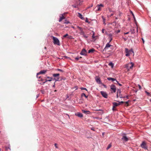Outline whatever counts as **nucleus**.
Returning a JSON list of instances; mask_svg holds the SVG:
<instances>
[{
  "label": "nucleus",
  "instance_id": "nucleus-52",
  "mask_svg": "<svg viewBox=\"0 0 151 151\" xmlns=\"http://www.w3.org/2000/svg\"><path fill=\"white\" fill-rule=\"evenodd\" d=\"M142 42H143V43H144L145 41H144V39H143V38H142Z\"/></svg>",
  "mask_w": 151,
  "mask_h": 151
},
{
  "label": "nucleus",
  "instance_id": "nucleus-55",
  "mask_svg": "<svg viewBox=\"0 0 151 151\" xmlns=\"http://www.w3.org/2000/svg\"><path fill=\"white\" fill-rule=\"evenodd\" d=\"M129 101V100H128V101H127L125 102V103L126 104H127L128 103Z\"/></svg>",
  "mask_w": 151,
  "mask_h": 151
},
{
  "label": "nucleus",
  "instance_id": "nucleus-15",
  "mask_svg": "<svg viewBox=\"0 0 151 151\" xmlns=\"http://www.w3.org/2000/svg\"><path fill=\"white\" fill-rule=\"evenodd\" d=\"M64 19V17L63 16V14H62V16L60 17V19L59 20V22H60L62 21L63 19Z\"/></svg>",
  "mask_w": 151,
  "mask_h": 151
},
{
  "label": "nucleus",
  "instance_id": "nucleus-37",
  "mask_svg": "<svg viewBox=\"0 0 151 151\" xmlns=\"http://www.w3.org/2000/svg\"><path fill=\"white\" fill-rule=\"evenodd\" d=\"M145 92L146 93L147 95L148 96H149L150 95V93L149 92H147L146 91H145Z\"/></svg>",
  "mask_w": 151,
  "mask_h": 151
},
{
  "label": "nucleus",
  "instance_id": "nucleus-62",
  "mask_svg": "<svg viewBox=\"0 0 151 151\" xmlns=\"http://www.w3.org/2000/svg\"><path fill=\"white\" fill-rule=\"evenodd\" d=\"M46 82H45H45H43V83H42V85H44V84H45V83Z\"/></svg>",
  "mask_w": 151,
  "mask_h": 151
},
{
  "label": "nucleus",
  "instance_id": "nucleus-43",
  "mask_svg": "<svg viewBox=\"0 0 151 151\" xmlns=\"http://www.w3.org/2000/svg\"><path fill=\"white\" fill-rule=\"evenodd\" d=\"M117 101L119 102V103L120 104H123L124 103V102L123 101H121L120 102H119V101Z\"/></svg>",
  "mask_w": 151,
  "mask_h": 151
},
{
  "label": "nucleus",
  "instance_id": "nucleus-19",
  "mask_svg": "<svg viewBox=\"0 0 151 151\" xmlns=\"http://www.w3.org/2000/svg\"><path fill=\"white\" fill-rule=\"evenodd\" d=\"M59 77H58L57 78H53L52 80H55V82L56 81H59Z\"/></svg>",
  "mask_w": 151,
  "mask_h": 151
},
{
  "label": "nucleus",
  "instance_id": "nucleus-18",
  "mask_svg": "<svg viewBox=\"0 0 151 151\" xmlns=\"http://www.w3.org/2000/svg\"><path fill=\"white\" fill-rule=\"evenodd\" d=\"M129 65H130V63H129L125 65V67L126 68H127V69L128 70H129Z\"/></svg>",
  "mask_w": 151,
  "mask_h": 151
},
{
  "label": "nucleus",
  "instance_id": "nucleus-44",
  "mask_svg": "<svg viewBox=\"0 0 151 151\" xmlns=\"http://www.w3.org/2000/svg\"><path fill=\"white\" fill-rule=\"evenodd\" d=\"M51 81V80H47V79H46L45 81V82H47V81Z\"/></svg>",
  "mask_w": 151,
  "mask_h": 151
},
{
  "label": "nucleus",
  "instance_id": "nucleus-2",
  "mask_svg": "<svg viewBox=\"0 0 151 151\" xmlns=\"http://www.w3.org/2000/svg\"><path fill=\"white\" fill-rule=\"evenodd\" d=\"M51 37H52L53 40V42L55 45H60V44L59 39L56 37L51 36Z\"/></svg>",
  "mask_w": 151,
  "mask_h": 151
},
{
  "label": "nucleus",
  "instance_id": "nucleus-17",
  "mask_svg": "<svg viewBox=\"0 0 151 151\" xmlns=\"http://www.w3.org/2000/svg\"><path fill=\"white\" fill-rule=\"evenodd\" d=\"M95 51V50L93 48H92L90 49L88 51V53H90L91 52H92Z\"/></svg>",
  "mask_w": 151,
  "mask_h": 151
},
{
  "label": "nucleus",
  "instance_id": "nucleus-6",
  "mask_svg": "<svg viewBox=\"0 0 151 151\" xmlns=\"http://www.w3.org/2000/svg\"><path fill=\"white\" fill-rule=\"evenodd\" d=\"M100 93L103 97L105 98H107V94L104 91H101Z\"/></svg>",
  "mask_w": 151,
  "mask_h": 151
},
{
  "label": "nucleus",
  "instance_id": "nucleus-49",
  "mask_svg": "<svg viewBox=\"0 0 151 151\" xmlns=\"http://www.w3.org/2000/svg\"><path fill=\"white\" fill-rule=\"evenodd\" d=\"M72 6L74 8H76V6L75 5H72Z\"/></svg>",
  "mask_w": 151,
  "mask_h": 151
},
{
  "label": "nucleus",
  "instance_id": "nucleus-23",
  "mask_svg": "<svg viewBox=\"0 0 151 151\" xmlns=\"http://www.w3.org/2000/svg\"><path fill=\"white\" fill-rule=\"evenodd\" d=\"M81 97H83L84 96L86 98H88V96H87L84 93H83L81 94Z\"/></svg>",
  "mask_w": 151,
  "mask_h": 151
},
{
  "label": "nucleus",
  "instance_id": "nucleus-27",
  "mask_svg": "<svg viewBox=\"0 0 151 151\" xmlns=\"http://www.w3.org/2000/svg\"><path fill=\"white\" fill-rule=\"evenodd\" d=\"M121 91L120 89H117V93L118 94L119 93L120 94H121Z\"/></svg>",
  "mask_w": 151,
  "mask_h": 151
},
{
  "label": "nucleus",
  "instance_id": "nucleus-11",
  "mask_svg": "<svg viewBox=\"0 0 151 151\" xmlns=\"http://www.w3.org/2000/svg\"><path fill=\"white\" fill-rule=\"evenodd\" d=\"M112 104L113 106H114V107H115L116 106H117L120 105L119 103H117L115 102H114L112 103Z\"/></svg>",
  "mask_w": 151,
  "mask_h": 151
},
{
  "label": "nucleus",
  "instance_id": "nucleus-21",
  "mask_svg": "<svg viewBox=\"0 0 151 151\" xmlns=\"http://www.w3.org/2000/svg\"><path fill=\"white\" fill-rule=\"evenodd\" d=\"M96 7L97 8L96 10V11H99L101 10L100 7L99 6V4L97 5Z\"/></svg>",
  "mask_w": 151,
  "mask_h": 151
},
{
  "label": "nucleus",
  "instance_id": "nucleus-32",
  "mask_svg": "<svg viewBox=\"0 0 151 151\" xmlns=\"http://www.w3.org/2000/svg\"><path fill=\"white\" fill-rule=\"evenodd\" d=\"M47 78H48V79H49V80H51V81H52V79H53V78L52 77H49V76H47Z\"/></svg>",
  "mask_w": 151,
  "mask_h": 151
},
{
  "label": "nucleus",
  "instance_id": "nucleus-59",
  "mask_svg": "<svg viewBox=\"0 0 151 151\" xmlns=\"http://www.w3.org/2000/svg\"><path fill=\"white\" fill-rule=\"evenodd\" d=\"M55 82L54 83V84L52 86V87H55Z\"/></svg>",
  "mask_w": 151,
  "mask_h": 151
},
{
  "label": "nucleus",
  "instance_id": "nucleus-24",
  "mask_svg": "<svg viewBox=\"0 0 151 151\" xmlns=\"http://www.w3.org/2000/svg\"><path fill=\"white\" fill-rule=\"evenodd\" d=\"M102 18L103 20V23L105 25L106 24V23H105L106 19L103 16H102Z\"/></svg>",
  "mask_w": 151,
  "mask_h": 151
},
{
  "label": "nucleus",
  "instance_id": "nucleus-34",
  "mask_svg": "<svg viewBox=\"0 0 151 151\" xmlns=\"http://www.w3.org/2000/svg\"><path fill=\"white\" fill-rule=\"evenodd\" d=\"M83 37L85 38H87L88 37V36L86 35L85 34H84V35H83Z\"/></svg>",
  "mask_w": 151,
  "mask_h": 151
},
{
  "label": "nucleus",
  "instance_id": "nucleus-13",
  "mask_svg": "<svg viewBox=\"0 0 151 151\" xmlns=\"http://www.w3.org/2000/svg\"><path fill=\"white\" fill-rule=\"evenodd\" d=\"M107 80L109 81H114L116 80V79L112 78L111 77H108L107 78Z\"/></svg>",
  "mask_w": 151,
  "mask_h": 151
},
{
  "label": "nucleus",
  "instance_id": "nucleus-9",
  "mask_svg": "<svg viewBox=\"0 0 151 151\" xmlns=\"http://www.w3.org/2000/svg\"><path fill=\"white\" fill-rule=\"evenodd\" d=\"M75 115L79 117H83V115L82 113L80 112H78L75 114Z\"/></svg>",
  "mask_w": 151,
  "mask_h": 151
},
{
  "label": "nucleus",
  "instance_id": "nucleus-63",
  "mask_svg": "<svg viewBox=\"0 0 151 151\" xmlns=\"http://www.w3.org/2000/svg\"><path fill=\"white\" fill-rule=\"evenodd\" d=\"M123 38L124 39V41H126V40H127V39L126 38H125L124 37H123Z\"/></svg>",
  "mask_w": 151,
  "mask_h": 151
},
{
  "label": "nucleus",
  "instance_id": "nucleus-16",
  "mask_svg": "<svg viewBox=\"0 0 151 151\" xmlns=\"http://www.w3.org/2000/svg\"><path fill=\"white\" fill-rule=\"evenodd\" d=\"M130 65H131V66L129 65V69H131L132 68V67L134 65V64L132 62H131L130 63H129Z\"/></svg>",
  "mask_w": 151,
  "mask_h": 151
},
{
  "label": "nucleus",
  "instance_id": "nucleus-39",
  "mask_svg": "<svg viewBox=\"0 0 151 151\" xmlns=\"http://www.w3.org/2000/svg\"><path fill=\"white\" fill-rule=\"evenodd\" d=\"M82 111L84 113H86V112H88V113L90 112L89 111H86L85 110H83Z\"/></svg>",
  "mask_w": 151,
  "mask_h": 151
},
{
  "label": "nucleus",
  "instance_id": "nucleus-30",
  "mask_svg": "<svg viewBox=\"0 0 151 151\" xmlns=\"http://www.w3.org/2000/svg\"><path fill=\"white\" fill-rule=\"evenodd\" d=\"M37 78H38L39 79V81H42L44 80L42 78H41V76H39V77L38 76Z\"/></svg>",
  "mask_w": 151,
  "mask_h": 151
},
{
  "label": "nucleus",
  "instance_id": "nucleus-42",
  "mask_svg": "<svg viewBox=\"0 0 151 151\" xmlns=\"http://www.w3.org/2000/svg\"><path fill=\"white\" fill-rule=\"evenodd\" d=\"M78 59H79V57H77L75 58V60H78Z\"/></svg>",
  "mask_w": 151,
  "mask_h": 151
},
{
  "label": "nucleus",
  "instance_id": "nucleus-31",
  "mask_svg": "<svg viewBox=\"0 0 151 151\" xmlns=\"http://www.w3.org/2000/svg\"><path fill=\"white\" fill-rule=\"evenodd\" d=\"M120 94L119 95V97L120 98H125V96H122V95L121 94Z\"/></svg>",
  "mask_w": 151,
  "mask_h": 151
},
{
  "label": "nucleus",
  "instance_id": "nucleus-56",
  "mask_svg": "<svg viewBox=\"0 0 151 151\" xmlns=\"http://www.w3.org/2000/svg\"><path fill=\"white\" fill-rule=\"evenodd\" d=\"M92 37L93 38H94L95 37V36L94 35V33H93V35L92 36Z\"/></svg>",
  "mask_w": 151,
  "mask_h": 151
},
{
  "label": "nucleus",
  "instance_id": "nucleus-29",
  "mask_svg": "<svg viewBox=\"0 0 151 151\" xmlns=\"http://www.w3.org/2000/svg\"><path fill=\"white\" fill-rule=\"evenodd\" d=\"M77 27L79 29L80 31V32L83 31V29L82 28H81L78 26Z\"/></svg>",
  "mask_w": 151,
  "mask_h": 151
},
{
  "label": "nucleus",
  "instance_id": "nucleus-61",
  "mask_svg": "<svg viewBox=\"0 0 151 151\" xmlns=\"http://www.w3.org/2000/svg\"><path fill=\"white\" fill-rule=\"evenodd\" d=\"M91 130H93V131H94L95 130V129H94V128H91Z\"/></svg>",
  "mask_w": 151,
  "mask_h": 151
},
{
  "label": "nucleus",
  "instance_id": "nucleus-8",
  "mask_svg": "<svg viewBox=\"0 0 151 151\" xmlns=\"http://www.w3.org/2000/svg\"><path fill=\"white\" fill-rule=\"evenodd\" d=\"M111 89L114 92H115L116 88L115 86L114 85H111Z\"/></svg>",
  "mask_w": 151,
  "mask_h": 151
},
{
  "label": "nucleus",
  "instance_id": "nucleus-41",
  "mask_svg": "<svg viewBox=\"0 0 151 151\" xmlns=\"http://www.w3.org/2000/svg\"><path fill=\"white\" fill-rule=\"evenodd\" d=\"M68 35V34H66L63 36L64 37H66Z\"/></svg>",
  "mask_w": 151,
  "mask_h": 151
},
{
  "label": "nucleus",
  "instance_id": "nucleus-40",
  "mask_svg": "<svg viewBox=\"0 0 151 151\" xmlns=\"http://www.w3.org/2000/svg\"><path fill=\"white\" fill-rule=\"evenodd\" d=\"M120 32V30H116V33H118L119 32Z\"/></svg>",
  "mask_w": 151,
  "mask_h": 151
},
{
  "label": "nucleus",
  "instance_id": "nucleus-7",
  "mask_svg": "<svg viewBox=\"0 0 151 151\" xmlns=\"http://www.w3.org/2000/svg\"><path fill=\"white\" fill-rule=\"evenodd\" d=\"M46 72V70H43L40 71L37 74V77H38V75L41 74H44Z\"/></svg>",
  "mask_w": 151,
  "mask_h": 151
},
{
  "label": "nucleus",
  "instance_id": "nucleus-36",
  "mask_svg": "<svg viewBox=\"0 0 151 151\" xmlns=\"http://www.w3.org/2000/svg\"><path fill=\"white\" fill-rule=\"evenodd\" d=\"M109 38H112V35L111 34H109Z\"/></svg>",
  "mask_w": 151,
  "mask_h": 151
},
{
  "label": "nucleus",
  "instance_id": "nucleus-35",
  "mask_svg": "<svg viewBox=\"0 0 151 151\" xmlns=\"http://www.w3.org/2000/svg\"><path fill=\"white\" fill-rule=\"evenodd\" d=\"M57 70H58V71H60V72H63V71H64L63 70L60 69H57Z\"/></svg>",
  "mask_w": 151,
  "mask_h": 151
},
{
  "label": "nucleus",
  "instance_id": "nucleus-47",
  "mask_svg": "<svg viewBox=\"0 0 151 151\" xmlns=\"http://www.w3.org/2000/svg\"><path fill=\"white\" fill-rule=\"evenodd\" d=\"M41 93H42V94H44V93H45V91H43V90H41Z\"/></svg>",
  "mask_w": 151,
  "mask_h": 151
},
{
  "label": "nucleus",
  "instance_id": "nucleus-26",
  "mask_svg": "<svg viewBox=\"0 0 151 151\" xmlns=\"http://www.w3.org/2000/svg\"><path fill=\"white\" fill-rule=\"evenodd\" d=\"M80 34L81 35H84V34H85V33H84V32L83 31H81V32H80Z\"/></svg>",
  "mask_w": 151,
  "mask_h": 151
},
{
  "label": "nucleus",
  "instance_id": "nucleus-48",
  "mask_svg": "<svg viewBox=\"0 0 151 151\" xmlns=\"http://www.w3.org/2000/svg\"><path fill=\"white\" fill-rule=\"evenodd\" d=\"M109 42H111V40H112V38H109Z\"/></svg>",
  "mask_w": 151,
  "mask_h": 151
},
{
  "label": "nucleus",
  "instance_id": "nucleus-12",
  "mask_svg": "<svg viewBox=\"0 0 151 151\" xmlns=\"http://www.w3.org/2000/svg\"><path fill=\"white\" fill-rule=\"evenodd\" d=\"M78 17H79L82 20H84V17L82 16V15L80 13H78Z\"/></svg>",
  "mask_w": 151,
  "mask_h": 151
},
{
  "label": "nucleus",
  "instance_id": "nucleus-57",
  "mask_svg": "<svg viewBox=\"0 0 151 151\" xmlns=\"http://www.w3.org/2000/svg\"><path fill=\"white\" fill-rule=\"evenodd\" d=\"M104 29H102V32L103 33H104Z\"/></svg>",
  "mask_w": 151,
  "mask_h": 151
},
{
  "label": "nucleus",
  "instance_id": "nucleus-3",
  "mask_svg": "<svg viewBox=\"0 0 151 151\" xmlns=\"http://www.w3.org/2000/svg\"><path fill=\"white\" fill-rule=\"evenodd\" d=\"M121 135L122 136V137L121 138L122 140L124 142H127L129 139L127 137L126 134L124 133H121Z\"/></svg>",
  "mask_w": 151,
  "mask_h": 151
},
{
  "label": "nucleus",
  "instance_id": "nucleus-5",
  "mask_svg": "<svg viewBox=\"0 0 151 151\" xmlns=\"http://www.w3.org/2000/svg\"><path fill=\"white\" fill-rule=\"evenodd\" d=\"M87 51L86 49L84 48H83L82 49V50L81 51L80 54L83 55H84L85 56H86L87 55Z\"/></svg>",
  "mask_w": 151,
  "mask_h": 151
},
{
  "label": "nucleus",
  "instance_id": "nucleus-46",
  "mask_svg": "<svg viewBox=\"0 0 151 151\" xmlns=\"http://www.w3.org/2000/svg\"><path fill=\"white\" fill-rule=\"evenodd\" d=\"M54 145H55V148H58V147L57 146V144L56 143H55V144Z\"/></svg>",
  "mask_w": 151,
  "mask_h": 151
},
{
  "label": "nucleus",
  "instance_id": "nucleus-25",
  "mask_svg": "<svg viewBox=\"0 0 151 151\" xmlns=\"http://www.w3.org/2000/svg\"><path fill=\"white\" fill-rule=\"evenodd\" d=\"M130 32L131 34H134L135 33V29H131Z\"/></svg>",
  "mask_w": 151,
  "mask_h": 151
},
{
  "label": "nucleus",
  "instance_id": "nucleus-1",
  "mask_svg": "<svg viewBox=\"0 0 151 151\" xmlns=\"http://www.w3.org/2000/svg\"><path fill=\"white\" fill-rule=\"evenodd\" d=\"M125 52L126 53L125 55L127 57L129 56L130 55L134 53L132 49H131L130 50H128V49L127 48H125Z\"/></svg>",
  "mask_w": 151,
  "mask_h": 151
},
{
  "label": "nucleus",
  "instance_id": "nucleus-58",
  "mask_svg": "<svg viewBox=\"0 0 151 151\" xmlns=\"http://www.w3.org/2000/svg\"><path fill=\"white\" fill-rule=\"evenodd\" d=\"M114 108L115 107H114V106H113L112 109L113 111H114L115 110V109H114Z\"/></svg>",
  "mask_w": 151,
  "mask_h": 151
},
{
  "label": "nucleus",
  "instance_id": "nucleus-4",
  "mask_svg": "<svg viewBox=\"0 0 151 151\" xmlns=\"http://www.w3.org/2000/svg\"><path fill=\"white\" fill-rule=\"evenodd\" d=\"M141 147L145 150L147 149V147L146 145V143L144 141H143L140 145Z\"/></svg>",
  "mask_w": 151,
  "mask_h": 151
},
{
  "label": "nucleus",
  "instance_id": "nucleus-53",
  "mask_svg": "<svg viewBox=\"0 0 151 151\" xmlns=\"http://www.w3.org/2000/svg\"><path fill=\"white\" fill-rule=\"evenodd\" d=\"M93 5L92 4L91 6H88V8H89L91 7H92L93 6Z\"/></svg>",
  "mask_w": 151,
  "mask_h": 151
},
{
  "label": "nucleus",
  "instance_id": "nucleus-60",
  "mask_svg": "<svg viewBox=\"0 0 151 151\" xmlns=\"http://www.w3.org/2000/svg\"><path fill=\"white\" fill-rule=\"evenodd\" d=\"M39 96V94H38L37 95V96H36V98H37Z\"/></svg>",
  "mask_w": 151,
  "mask_h": 151
},
{
  "label": "nucleus",
  "instance_id": "nucleus-64",
  "mask_svg": "<svg viewBox=\"0 0 151 151\" xmlns=\"http://www.w3.org/2000/svg\"><path fill=\"white\" fill-rule=\"evenodd\" d=\"M125 98H126L127 99H129V97L128 96H125Z\"/></svg>",
  "mask_w": 151,
  "mask_h": 151
},
{
  "label": "nucleus",
  "instance_id": "nucleus-38",
  "mask_svg": "<svg viewBox=\"0 0 151 151\" xmlns=\"http://www.w3.org/2000/svg\"><path fill=\"white\" fill-rule=\"evenodd\" d=\"M85 22H87V23H90V22H89V21L88 20V18H86V19L85 20Z\"/></svg>",
  "mask_w": 151,
  "mask_h": 151
},
{
  "label": "nucleus",
  "instance_id": "nucleus-54",
  "mask_svg": "<svg viewBox=\"0 0 151 151\" xmlns=\"http://www.w3.org/2000/svg\"><path fill=\"white\" fill-rule=\"evenodd\" d=\"M8 149H10V150H11V149H10V148L9 147H6V150H8Z\"/></svg>",
  "mask_w": 151,
  "mask_h": 151
},
{
  "label": "nucleus",
  "instance_id": "nucleus-33",
  "mask_svg": "<svg viewBox=\"0 0 151 151\" xmlns=\"http://www.w3.org/2000/svg\"><path fill=\"white\" fill-rule=\"evenodd\" d=\"M81 90H85L86 91H87V89L85 88L81 87Z\"/></svg>",
  "mask_w": 151,
  "mask_h": 151
},
{
  "label": "nucleus",
  "instance_id": "nucleus-28",
  "mask_svg": "<svg viewBox=\"0 0 151 151\" xmlns=\"http://www.w3.org/2000/svg\"><path fill=\"white\" fill-rule=\"evenodd\" d=\"M111 144H109L108 145V146H107V147L106 148V149L107 150L109 149V148H110L111 147Z\"/></svg>",
  "mask_w": 151,
  "mask_h": 151
},
{
  "label": "nucleus",
  "instance_id": "nucleus-50",
  "mask_svg": "<svg viewBox=\"0 0 151 151\" xmlns=\"http://www.w3.org/2000/svg\"><path fill=\"white\" fill-rule=\"evenodd\" d=\"M129 32H124V35H127V34H129Z\"/></svg>",
  "mask_w": 151,
  "mask_h": 151
},
{
  "label": "nucleus",
  "instance_id": "nucleus-14",
  "mask_svg": "<svg viewBox=\"0 0 151 151\" xmlns=\"http://www.w3.org/2000/svg\"><path fill=\"white\" fill-rule=\"evenodd\" d=\"M60 75V74L59 73H56V74H52V76H53L55 77V78H56L58 77H59V76Z\"/></svg>",
  "mask_w": 151,
  "mask_h": 151
},
{
  "label": "nucleus",
  "instance_id": "nucleus-10",
  "mask_svg": "<svg viewBox=\"0 0 151 151\" xmlns=\"http://www.w3.org/2000/svg\"><path fill=\"white\" fill-rule=\"evenodd\" d=\"M95 80H96L97 83L99 84H101V80L100 78H97V77H96Z\"/></svg>",
  "mask_w": 151,
  "mask_h": 151
},
{
  "label": "nucleus",
  "instance_id": "nucleus-45",
  "mask_svg": "<svg viewBox=\"0 0 151 151\" xmlns=\"http://www.w3.org/2000/svg\"><path fill=\"white\" fill-rule=\"evenodd\" d=\"M99 6L100 7H103L104 6V5H103L102 4H99Z\"/></svg>",
  "mask_w": 151,
  "mask_h": 151
},
{
  "label": "nucleus",
  "instance_id": "nucleus-22",
  "mask_svg": "<svg viewBox=\"0 0 151 151\" xmlns=\"http://www.w3.org/2000/svg\"><path fill=\"white\" fill-rule=\"evenodd\" d=\"M109 66H111L112 68H113L114 66V64L112 62H110L109 63Z\"/></svg>",
  "mask_w": 151,
  "mask_h": 151
},
{
  "label": "nucleus",
  "instance_id": "nucleus-20",
  "mask_svg": "<svg viewBox=\"0 0 151 151\" xmlns=\"http://www.w3.org/2000/svg\"><path fill=\"white\" fill-rule=\"evenodd\" d=\"M110 42H108L106 45L105 47L104 48L105 49L106 48H108L110 47L111 45L109 44Z\"/></svg>",
  "mask_w": 151,
  "mask_h": 151
},
{
  "label": "nucleus",
  "instance_id": "nucleus-51",
  "mask_svg": "<svg viewBox=\"0 0 151 151\" xmlns=\"http://www.w3.org/2000/svg\"><path fill=\"white\" fill-rule=\"evenodd\" d=\"M138 86H139V88L140 89H141V87L140 85H138Z\"/></svg>",
  "mask_w": 151,
  "mask_h": 151
}]
</instances>
